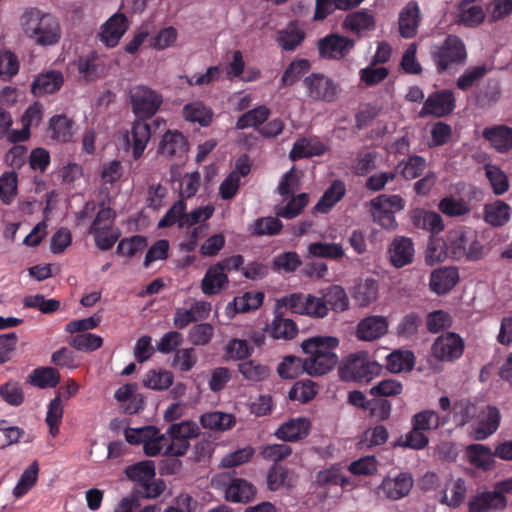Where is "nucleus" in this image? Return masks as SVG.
<instances>
[{
	"mask_svg": "<svg viewBox=\"0 0 512 512\" xmlns=\"http://www.w3.org/2000/svg\"><path fill=\"white\" fill-rule=\"evenodd\" d=\"M188 150V142L179 131L168 130L162 137L158 152L168 157H182Z\"/></svg>",
	"mask_w": 512,
	"mask_h": 512,
	"instance_id": "c85d7f7f",
	"label": "nucleus"
},
{
	"mask_svg": "<svg viewBox=\"0 0 512 512\" xmlns=\"http://www.w3.org/2000/svg\"><path fill=\"white\" fill-rule=\"evenodd\" d=\"M339 340L332 336H316L304 340L301 344L303 352L307 355H337L334 350Z\"/></svg>",
	"mask_w": 512,
	"mask_h": 512,
	"instance_id": "7c9ffc66",
	"label": "nucleus"
},
{
	"mask_svg": "<svg viewBox=\"0 0 512 512\" xmlns=\"http://www.w3.org/2000/svg\"><path fill=\"white\" fill-rule=\"evenodd\" d=\"M276 371L281 379L294 380L304 373L307 374L306 361L295 355H286L278 364Z\"/></svg>",
	"mask_w": 512,
	"mask_h": 512,
	"instance_id": "473e14b6",
	"label": "nucleus"
},
{
	"mask_svg": "<svg viewBox=\"0 0 512 512\" xmlns=\"http://www.w3.org/2000/svg\"><path fill=\"white\" fill-rule=\"evenodd\" d=\"M485 19V12L475 0H462L459 3V22L468 27H475Z\"/></svg>",
	"mask_w": 512,
	"mask_h": 512,
	"instance_id": "e433bc0d",
	"label": "nucleus"
},
{
	"mask_svg": "<svg viewBox=\"0 0 512 512\" xmlns=\"http://www.w3.org/2000/svg\"><path fill=\"white\" fill-rule=\"evenodd\" d=\"M77 68L81 78L87 82L94 81L106 74V59L96 51H91L86 55L79 56Z\"/></svg>",
	"mask_w": 512,
	"mask_h": 512,
	"instance_id": "ddd939ff",
	"label": "nucleus"
},
{
	"mask_svg": "<svg viewBox=\"0 0 512 512\" xmlns=\"http://www.w3.org/2000/svg\"><path fill=\"white\" fill-rule=\"evenodd\" d=\"M183 116L185 120L205 127L212 122L213 112L204 103L197 101L184 106Z\"/></svg>",
	"mask_w": 512,
	"mask_h": 512,
	"instance_id": "37998d69",
	"label": "nucleus"
},
{
	"mask_svg": "<svg viewBox=\"0 0 512 512\" xmlns=\"http://www.w3.org/2000/svg\"><path fill=\"white\" fill-rule=\"evenodd\" d=\"M482 136L499 153H507L512 149V128L506 125L486 127Z\"/></svg>",
	"mask_w": 512,
	"mask_h": 512,
	"instance_id": "4be33fe9",
	"label": "nucleus"
},
{
	"mask_svg": "<svg viewBox=\"0 0 512 512\" xmlns=\"http://www.w3.org/2000/svg\"><path fill=\"white\" fill-rule=\"evenodd\" d=\"M257 489L249 481L233 478L225 490V499L233 503H248L256 496Z\"/></svg>",
	"mask_w": 512,
	"mask_h": 512,
	"instance_id": "a878e982",
	"label": "nucleus"
},
{
	"mask_svg": "<svg viewBox=\"0 0 512 512\" xmlns=\"http://www.w3.org/2000/svg\"><path fill=\"white\" fill-rule=\"evenodd\" d=\"M476 105L488 108L497 103L501 97V88L498 81L490 79L486 84L474 92Z\"/></svg>",
	"mask_w": 512,
	"mask_h": 512,
	"instance_id": "58836bf2",
	"label": "nucleus"
},
{
	"mask_svg": "<svg viewBox=\"0 0 512 512\" xmlns=\"http://www.w3.org/2000/svg\"><path fill=\"white\" fill-rule=\"evenodd\" d=\"M186 208L187 205L184 199L177 200L165 213V215L159 220L158 228H168L176 223L180 227L181 221H183V219L185 218Z\"/></svg>",
	"mask_w": 512,
	"mask_h": 512,
	"instance_id": "13d9d810",
	"label": "nucleus"
},
{
	"mask_svg": "<svg viewBox=\"0 0 512 512\" xmlns=\"http://www.w3.org/2000/svg\"><path fill=\"white\" fill-rule=\"evenodd\" d=\"M346 187L343 181L334 180L314 206V211L327 214L345 196Z\"/></svg>",
	"mask_w": 512,
	"mask_h": 512,
	"instance_id": "2f4dec72",
	"label": "nucleus"
},
{
	"mask_svg": "<svg viewBox=\"0 0 512 512\" xmlns=\"http://www.w3.org/2000/svg\"><path fill=\"white\" fill-rule=\"evenodd\" d=\"M390 262L396 268L412 263L414 258L413 241L404 236L395 237L388 249Z\"/></svg>",
	"mask_w": 512,
	"mask_h": 512,
	"instance_id": "a211bd4d",
	"label": "nucleus"
},
{
	"mask_svg": "<svg viewBox=\"0 0 512 512\" xmlns=\"http://www.w3.org/2000/svg\"><path fill=\"white\" fill-rule=\"evenodd\" d=\"M297 324L290 318L284 316V311L274 308V318L266 326V333L275 340L289 341L298 334Z\"/></svg>",
	"mask_w": 512,
	"mask_h": 512,
	"instance_id": "4468645a",
	"label": "nucleus"
},
{
	"mask_svg": "<svg viewBox=\"0 0 512 512\" xmlns=\"http://www.w3.org/2000/svg\"><path fill=\"white\" fill-rule=\"evenodd\" d=\"M311 68V63L308 59L298 58L294 59L284 70L280 84L281 87H289L295 84L305 73Z\"/></svg>",
	"mask_w": 512,
	"mask_h": 512,
	"instance_id": "79ce46f5",
	"label": "nucleus"
},
{
	"mask_svg": "<svg viewBox=\"0 0 512 512\" xmlns=\"http://www.w3.org/2000/svg\"><path fill=\"white\" fill-rule=\"evenodd\" d=\"M323 300L326 303V307L337 312L345 311L349 307L347 294L339 285H332L327 288Z\"/></svg>",
	"mask_w": 512,
	"mask_h": 512,
	"instance_id": "5fc2aeb1",
	"label": "nucleus"
},
{
	"mask_svg": "<svg viewBox=\"0 0 512 512\" xmlns=\"http://www.w3.org/2000/svg\"><path fill=\"white\" fill-rule=\"evenodd\" d=\"M211 311V304L207 301H196L189 309H177L173 324L177 329H184L190 323L208 318Z\"/></svg>",
	"mask_w": 512,
	"mask_h": 512,
	"instance_id": "6ab92c4d",
	"label": "nucleus"
},
{
	"mask_svg": "<svg viewBox=\"0 0 512 512\" xmlns=\"http://www.w3.org/2000/svg\"><path fill=\"white\" fill-rule=\"evenodd\" d=\"M379 284L372 278H367L354 287L353 297L359 306H368L378 298Z\"/></svg>",
	"mask_w": 512,
	"mask_h": 512,
	"instance_id": "a19ab883",
	"label": "nucleus"
},
{
	"mask_svg": "<svg viewBox=\"0 0 512 512\" xmlns=\"http://www.w3.org/2000/svg\"><path fill=\"white\" fill-rule=\"evenodd\" d=\"M356 46V39L339 33H329L317 42L319 56L340 61L349 56Z\"/></svg>",
	"mask_w": 512,
	"mask_h": 512,
	"instance_id": "423d86ee",
	"label": "nucleus"
},
{
	"mask_svg": "<svg viewBox=\"0 0 512 512\" xmlns=\"http://www.w3.org/2000/svg\"><path fill=\"white\" fill-rule=\"evenodd\" d=\"M381 372V366L366 351L350 354L339 368L342 380L369 382Z\"/></svg>",
	"mask_w": 512,
	"mask_h": 512,
	"instance_id": "39448f33",
	"label": "nucleus"
},
{
	"mask_svg": "<svg viewBox=\"0 0 512 512\" xmlns=\"http://www.w3.org/2000/svg\"><path fill=\"white\" fill-rule=\"evenodd\" d=\"M387 331V319L381 315H371L357 324L356 337L362 341H374L383 337Z\"/></svg>",
	"mask_w": 512,
	"mask_h": 512,
	"instance_id": "dca6fc26",
	"label": "nucleus"
},
{
	"mask_svg": "<svg viewBox=\"0 0 512 512\" xmlns=\"http://www.w3.org/2000/svg\"><path fill=\"white\" fill-rule=\"evenodd\" d=\"M465 455L470 465L489 471L494 467L495 451L484 444H470L465 449Z\"/></svg>",
	"mask_w": 512,
	"mask_h": 512,
	"instance_id": "cd10ccee",
	"label": "nucleus"
},
{
	"mask_svg": "<svg viewBox=\"0 0 512 512\" xmlns=\"http://www.w3.org/2000/svg\"><path fill=\"white\" fill-rule=\"evenodd\" d=\"M510 218V206L504 202L498 201L488 207L485 212V220L492 226H503Z\"/></svg>",
	"mask_w": 512,
	"mask_h": 512,
	"instance_id": "052dcab7",
	"label": "nucleus"
},
{
	"mask_svg": "<svg viewBox=\"0 0 512 512\" xmlns=\"http://www.w3.org/2000/svg\"><path fill=\"white\" fill-rule=\"evenodd\" d=\"M115 218V211L102 202L89 228L96 246L102 251L110 250L120 236L118 229L114 228Z\"/></svg>",
	"mask_w": 512,
	"mask_h": 512,
	"instance_id": "20e7f679",
	"label": "nucleus"
},
{
	"mask_svg": "<svg viewBox=\"0 0 512 512\" xmlns=\"http://www.w3.org/2000/svg\"><path fill=\"white\" fill-rule=\"evenodd\" d=\"M214 336V327L210 323H199L192 326L188 332V340L195 346H205Z\"/></svg>",
	"mask_w": 512,
	"mask_h": 512,
	"instance_id": "680f3d73",
	"label": "nucleus"
},
{
	"mask_svg": "<svg viewBox=\"0 0 512 512\" xmlns=\"http://www.w3.org/2000/svg\"><path fill=\"white\" fill-rule=\"evenodd\" d=\"M428 442V437L422 431L413 426L411 431L400 436L395 445L420 450L425 448L428 445Z\"/></svg>",
	"mask_w": 512,
	"mask_h": 512,
	"instance_id": "69168bd1",
	"label": "nucleus"
},
{
	"mask_svg": "<svg viewBox=\"0 0 512 512\" xmlns=\"http://www.w3.org/2000/svg\"><path fill=\"white\" fill-rule=\"evenodd\" d=\"M452 410L455 420L461 426L469 423L478 412L477 406L468 399L456 401L452 406Z\"/></svg>",
	"mask_w": 512,
	"mask_h": 512,
	"instance_id": "774afa93",
	"label": "nucleus"
},
{
	"mask_svg": "<svg viewBox=\"0 0 512 512\" xmlns=\"http://www.w3.org/2000/svg\"><path fill=\"white\" fill-rule=\"evenodd\" d=\"M18 192V176L14 171H6L0 176V200L10 205Z\"/></svg>",
	"mask_w": 512,
	"mask_h": 512,
	"instance_id": "603ef678",
	"label": "nucleus"
},
{
	"mask_svg": "<svg viewBox=\"0 0 512 512\" xmlns=\"http://www.w3.org/2000/svg\"><path fill=\"white\" fill-rule=\"evenodd\" d=\"M267 489L275 492L282 488L293 487L292 472L285 466L274 463L266 475Z\"/></svg>",
	"mask_w": 512,
	"mask_h": 512,
	"instance_id": "72a5a7b5",
	"label": "nucleus"
},
{
	"mask_svg": "<svg viewBox=\"0 0 512 512\" xmlns=\"http://www.w3.org/2000/svg\"><path fill=\"white\" fill-rule=\"evenodd\" d=\"M130 100L134 114L140 118L133 122L131 130L124 136L126 149H132V156L138 160L144 153L151 138L150 125L142 120L151 118L160 108L163 97L157 91L139 85L130 91Z\"/></svg>",
	"mask_w": 512,
	"mask_h": 512,
	"instance_id": "f257e3e1",
	"label": "nucleus"
},
{
	"mask_svg": "<svg viewBox=\"0 0 512 512\" xmlns=\"http://www.w3.org/2000/svg\"><path fill=\"white\" fill-rule=\"evenodd\" d=\"M317 394L316 384L312 380L297 381L291 387L288 397L292 401L307 403Z\"/></svg>",
	"mask_w": 512,
	"mask_h": 512,
	"instance_id": "4d7b16f0",
	"label": "nucleus"
},
{
	"mask_svg": "<svg viewBox=\"0 0 512 512\" xmlns=\"http://www.w3.org/2000/svg\"><path fill=\"white\" fill-rule=\"evenodd\" d=\"M23 304L27 308L38 309L44 314H51L60 308V301L56 299H46L42 294L26 296Z\"/></svg>",
	"mask_w": 512,
	"mask_h": 512,
	"instance_id": "0e129e2a",
	"label": "nucleus"
},
{
	"mask_svg": "<svg viewBox=\"0 0 512 512\" xmlns=\"http://www.w3.org/2000/svg\"><path fill=\"white\" fill-rule=\"evenodd\" d=\"M413 223L417 228L439 233L444 229L441 216L433 211L418 210L413 215Z\"/></svg>",
	"mask_w": 512,
	"mask_h": 512,
	"instance_id": "a18cd8bd",
	"label": "nucleus"
},
{
	"mask_svg": "<svg viewBox=\"0 0 512 512\" xmlns=\"http://www.w3.org/2000/svg\"><path fill=\"white\" fill-rule=\"evenodd\" d=\"M486 73L487 68L485 65L470 67L457 79L456 86L459 90L468 91L476 85V83L481 80Z\"/></svg>",
	"mask_w": 512,
	"mask_h": 512,
	"instance_id": "338daca9",
	"label": "nucleus"
},
{
	"mask_svg": "<svg viewBox=\"0 0 512 512\" xmlns=\"http://www.w3.org/2000/svg\"><path fill=\"white\" fill-rule=\"evenodd\" d=\"M174 381V375L167 370H149L143 378V386L152 390L168 389Z\"/></svg>",
	"mask_w": 512,
	"mask_h": 512,
	"instance_id": "09e8293b",
	"label": "nucleus"
},
{
	"mask_svg": "<svg viewBox=\"0 0 512 512\" xmlns=\"http://www.w3.org/2000/svg\"><path fill=\"white\" fill-rule=\"evenodd\" d=\"M303 86L307 97L314 101L331 103L337 97L338 85L322 73H312L305 77Z\"/></svg>",
	"mask_w": 512,
	"mask_h": 512,
	"instance_id": "6e6552de",
	"label": "nucleus"
},
{
	"mask_svg": "<svg viewBox=\"0 0 512 512\" xmlns=\"http://www.w3.org/2000/svg\"><path fill=\"white\" fill-rule=\"evenodd\" d=\"M431 59L438 73L442 74L453 66L466 62V46L461 38L456 35H448L439 45L431 47Z\"/></svg>",
	"mask_w": 512,
	"mask_h": 512,
	"instance_id": "7ed1b4c3",
	"label": "nucleus"
},
{
	"mask_svg": "<svg viewBox=\"0 0 512 512\" xmlns=\"http://www.w3.org/2000/svg\"><path fill=\"white\" fill-rule=\"evenodd\" d=\"M20 23L25 35L38 45H54L60 40L59 23L50 13H45L38 8H29L22 14Z\"/></svg>",
	"mask_w": 512,
	"mask_h": 512,
	"instance_id": "f03ea898",
	"label": "nucleus"
},
{
	"mask_svg": "<svg viewBox=\"0 0 512 512\" xmlns=\"http://www.w3.org/2000/svg\"><path fill=\"white\" fill-rule=\"evenodd\" d=\"M59 371L54 367H38L28 377V382L40 389L54 388L60 382Z\"/></svg>",
	"mask_w": 512,
	"mask_h": 512,
	"instance_id": "4c0bfd02",
	"label": "nucleus"
},
{
	"mask_svg": "<svg viewBox=\"0 0 512 512\" xmlns=\"http://www.w3.org/2000/svg\"><path fill=\"white\" fill-rule=\"evenodd\" d=\"M328 150V147L317 139L302 138L297 140L289 152V158L292 161L310 158L314 156H322Z\"/></svg>",
	"mask_w": 512,
	"mask_h": 512,
	"instance_id": "c756f323",
	"label": "nucleus"
},
{
	"mask_svg": "<svg viewBox=\"0 0 512 512\" xmlns=\"http://www.w3.org/2000/svg\"><path fill=\"white\" fill-rule=\"evenodd\" d=\"M501 414L497 407L487 406L479 416L477 425L473 428L476 440H485L494 434L500 426Z\"/></svg>",
	"mask_w": 512,
	"mask_h": 512,
	"instance_id": "f3484780",
	"label": "nucleus"
},
{
	"mask_svg": "<svg viewBox=\"0 0 512 512\" xmlns=\"http://www.w3.org/2000/svg\"><path fill=\"white\" fill-rule=\"evenodd\" d=\"M129 27L128 18L123 13L113 14L102 26L101 41L108 47H115Z\"/></svg>",
	"mask_w": 512,
	"mask_h": 512,
	"instance_id": "2eb2a0df",
	"label": "nucleus"
},
{
	"mask_svg": "<svg viewBox=\"0 0 512 512\" xmlns=\"http://www.w3.org/2000/svg\"><path fill=\"white\" fill-rule=\"evenodd\" d=\"M308 253L312 257L338 260L344 256V249L338 243L315 242L308 246Z\"/></svg>",
	"mask_w": 512,
	"mask_h": 512,
	"instance_id": "8fccbe9b",
	"label": "nucleus"
},
{
	"mask_svg": "<svg viewBox=\"0 0 512 512\" xmlns=\"http://www.w3.org/2000/svg\"><path fill=\"white\" fill-rule=\"evenodd\" d=\"M69 344L79 351L92 352L102 347L103 339L92 333H81L71 338Z\"/></svg>",
	"mask_w": 512,
	"mask_h": 512,
	"instance_id": "bf43d9fd",
	"label": "nucleus"
},
{
	"mask_svg": "<svg viewBox=\"0 0 512 512\" xmlns=\"http://www.w3.org/2000/svg\"><path fill=\"white\" fill-rule=\"evenodd\" d=\"M147 246L144 236L135 235L130 238H123L117 246L116 253L121 256L133 257L143 251Z\"/></svg>",
	"mask_w": 512,
	"mask_h": 512,
	"instance_id": "e2e57ef3",
	"label": "nucleus"
},
{
	"mask_svg": "<svg viewBox=\"0 0 512 512\" xmlns=\"http://www.w3.org/2000/svg\"><path fill=\"white\" fill-rule=\"evenodd\" d=\"M270 109L264 105L257 106L243 113L236 122V129L243 130L248 127H255L262 125L269 117Z\"/></svg>",
	"mask_w": 512,
	"mask_h": 512,
	"instance_id": "49530a36",
	"label": "nucleus"
},
{
	"mask_svg": "<svg viewBox=\"0 0 512 512\" xmlns=\"http://www.w3.org/2000/svg\"><path fill=\"white\" fill-rule=\"evenodd\" d=\"M455 107V97L451 90L435 91L424 102L420 116L434 115L439 118L445 117L451 114Z\"/></svg>",
	"mask_w": 512,
	"mask_h": 512,
	"instance_id": "9d476101",
	"label": "nucleus"
},
{
	"mask_svg": "<svg viewBox=\"0 0 512 512\" xmlns=\"http://www.w3.org/2000/svg\"><path fill=\"white\" fill-rule=\"evenodd\" d=\"M422 21V13L417 1L410 0L400 10L398 17V29L401 37L414 38Z\"/></svg>",
	"mask_w": 512,
	"mask_h": 512,
	"instance_id": "9b49d317",
	"label": "nucleus"
},
{
	"mask_svg": "<svg viewBox=\"0 0 512 512\" xmlns=\"http://www.w3.org/2000/svg\"><path fill=\"white\" fill-rule=\"evenodd\" d=\"M124 473L130 481L135 483L134 487H140L148 480L155 478V464L152 460L140 461L127 466Z\"/></svg>",
	"mask_w": 512,
	"mask_h": 512,
	"instance_id": "f704fd0d",
	"label": "nucleus"
},
{
	"mask_svg": "<svg viewBox=\"0 0 512 512\" xmlns=\"http://www.w3.org/2000/svg\"><path fill=\"white\" fill-rule=\"evenodd\" d=\"M415 365V356L409 350H396L386 357V367L392 373L409 372Z\"/></svg>",
	"mask_w": 512,
	"mask_h": 512,
	"instance_id": "ea45409f",
	"label": "nucleus"
},
{
	"mask_svg": "<svg viewBox=\"0 0 512 512\" xmlns=\"http://www.w3.org/2000/svg\"><path fill=\"white\" fill-rule=\"evenodd\" d=\"M459 281L458 270L454 267H442L434 270L430 275V289L438 295L452 290Z\"/></svg>",
	"mask_w": 512,
	"mask_h": 512,
	"instance_id": "412c9836",
	"label": "nucleus"
},
{
	"mask_svg": "<svg viewBox=\"0 0 512 512\" xmlns=\"http://www.w3.org/2000/svg\"><path fill=\"white\" fill-rule=\"evenodd\" d=\"M228 284V276L221 264H213L207 269L201 281V290L205 295L212 296L227 288Z\"/></svg>",
	"mask_w": 512,
	"mask_h": 512,
	"instance_id": "5701e85b",
	"label": "nucleus"
},
{
	"mask_svg": "<svg viewBox=\"0 0 512 512\" xmlns=\"http://www.w3.org/2000/svg\"><path fill=\"white\" fill-rule=\"evenodd\" d=\"M200 420L204 428L211 430L224 431L235 425V418L233 415L219 411L206 413L201 416Z\"/></svg>",
	"mask_w": 512,
	"mask_h": 512,
	"instance_id": "de8ad7c7",
	"label": "nucleus"
},
{
	"mask_svg": "<svg viewBox=\"0 0 512 512\" xmlns=\"http://www.w3.org/2000/svg\"><path fill=\"white\" fill-rule=\"evenodd\" d=\"M38 473L39 465L37 461H34L28 466V468L23 471L20 479L13 489V495L16 498H22L24 495H26L36 484Z\"/></svg>",
	"mask_w": 512,
	"mask_h": 512,
	"instance_id": "3c124183",
	"label": "nucleus"
},
{
	"mask_svg": "<svg viewBox=\"0 0 512 512\" xmlns=\"http://www.w3.org/2000/svg\"><path fill=\"white\" fill-rule=\"evenodd\" d=\"M241 375L248 381H263L270 375L268 366L260 364L255 360L244 361L238 366Z\"/></svg>",
	"mask_w": 512,
	"mask_h": 512,
	"instance_id": "6e6d98bb",
	"label": "nucleus"
},
{
	"mask_svg": "<svg viewBox=\"0 0 512 512\" xmlns=\"http://www.w3.org/2000/svg\"><path fill=\"white\" fill-rule=\"evenodd\" d=\"M264 300L263 292H246L242 296L235 297L233 302L228 304L234 306V311L237 313H245L258 309Z\"/></svg>",
	"mask_w": 512,
	"mask_h": 512,
	"instance_id": "864d4df0",
	"label": "nucleus"
},
{
	"mask_svg": "<svg viewBox=\"0 0 512 512\" xmlns=\"http://www.w3.org/2000/svg\"><path fill=\"white\" fill-rule=\"evenodd\" d=\"M64 83V76L61 71L49 70L40 73L31 84V92L34 96L53 94L61 89Z\"/></svg>",
	"mask_w": 512,
	"mask_h": 512,
	"instance_id": "aec40b11",
	"label": "nucleus"
},
{
	"mask_svg": "<svg viewBox=\"0 0 512 512\" xmlns=\"http://www.w3.org/2000/svg\"><path fill=\"white\" fill-rule=\"evenodd\" d=\"M469 512H498L507 506V499L497 491H482L472 495L468 501Z\"/></svg>",
	"mask_w": 512,
	"mask_h": 512,
	"instance_id": "f8f14e48",
	"label": "nucleus"
},
{
	"mask_svg": "<svg viewBox=\"0 0 512 512\" xmlns=\"http://www.w3.org/2000/svg\"><path fill=\"white\" fill-rule=\"evenodd\" d=\"M432 354L440 361H453L464 351V341L456 333L448 332L439 336L432 345Z\"/></svg>",
	"mask_w": 512,
	"mask_h": 512,
	"instance_id": "1a4fd4ad",
	"label": "nucleus"
},
{
	"mask_svg": "<svg viewBox=\"0 0 512 512\" xmlns=\"http://www.w3.org/2000/svg\"><path fill=\"white\" fill-rule=\"evenodd\" d=\"M310 427V421L306 418L291 419L280 425L275 432V436L287 442L298 441L309 434Z\"/></svg>",
	"mask_w": 512,
	"mask_h": 512,
	"instance_id": "bb28decb",
	"label": "nucleus"
},
{
	"mask_svg": "<svg viewBox=\"0 0 512 512\" xmlns=\"http://www.w3.org/2000/svg\"><path fill=\"white\" fill-rule=\"evenodd\" d=\"M49 130L51 138L60 142H68L73 136V121L66 115H55L50 119Z\"/></svg>",
	"mask_w": 512,
	"mask_h": 512,
	"instance_id": "c03bdc74",
	"label": "nucleus"
},
{
	"mask_svg": "<svg viewBox=\"0 0 512 512\" xmlns=\"http://www.w3.org/2000/svg\"><path fill=\"white\" fill-rule=\"evenodd\" d=\"M307 374L311 377L325 375L332 371L339 359L337 355H308L305 358Z\"/></svg>",
	"mask_w": 512,
	"mask_h": 512,
	"instance_id": "c9c22d12",
	"label": "nucleus"
},
{
	"mask_svg": "<svg viewBox=\"0 0 512 512\" xmlns=\"http://www.w3.org/2000/svg\"><path fill=\"white\" fill-rule=\"evenodd\" d=\"M341 27L357 41L368 37L376 29V18L368 9L354 10L345 15Z\"/></svg>",
	"mask_w": 512,
	"mask_h": 512,
	"instance_id": "0eeeda50",
	"label": "nucleus"
},
{
	"mask_svg": "<svg viewBox=\"0 0 512 512\" xmlns=\"http://www.w3.org/2000/svg\"><path fill=\"white\" fill-rule=\"evenodd\" d=\"M412 486V476L409 473H400L395 478H385L380 488L387 498L399 500L408 495Z\"/></svg>",
	"mask_w": 512,
	"mask_h": 512,
	"instance_id": "b1692460",
	"label": "nucleus"
},
{
	"mask_svg": "<svg viewBox=\"0 0 512 512\" xmlns=\"http://www.w3.org/2000/svg\"><path fill=\"white\" fill-rule=\"evenodd\" d=\"M306 33L297 21H291L276 33L277 44L285 51H294L305 40Z\"/></svg>",
	"mask_w": 512,
	"mask_h": 512,
	"instance_id": "393cba45",
	"label": "nucleus"
}]
</instances>
